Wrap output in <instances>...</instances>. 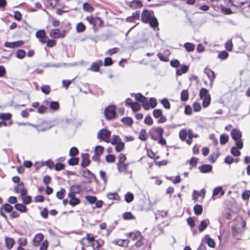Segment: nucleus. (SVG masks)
Returning a JSON list of instances; mask_svg holds the SVG:
<instances>
[{"label": "nucleus", "mask_w": 250, "mask_h": 250, "mask_svg": "<svg viewBox=\"0 0 250 250\" xmlns=\"http://www.w3.org/2000/svg\"><path fill=\"white\" fill-rule=\"evenodd\" d=\"M219 193H221V196H223L225 194V191L223 190L222 188L221 187H218L214 189L213 195L217 196Z\"/></svg>", "instance_id": "obj_31"}, {"label": "nucleus", "mask_w": 250, "mask_h": 250, "mask_svg": "<svg viewBox=\"0 0 250 250\" xmlns=\"http://www.w3.org/2000/svg\"><path fill=\"white\" fill-rule=\"evenodd\" d=\"M83 9L84 11L87 12H92L93 8L88 3H84L83 5Z\"/></svg>", "instance_id": "obj_49"}, {"label": "nucleus", "mask_w": 250, "mask_h": 250, "mask_svg": "<svg viewBox=\"0 0 250 250\" xmlns=\"http://www.w3.org/2000/svg\"><path fill=\"white\" fill-rule=\"evenodd\" d=\"M82 190V187L79 185H73L70 187V191L78 194L81 192Z\"/></svg>", "instance_id": "obj_22"}, {"label": "nucleus", "mask_w": 250, "mask_h": 250, "mask_svg": "<svg viewBox=\"0 0 250 250\" xmlns=\"http://www.w3.org/2000/svg\"><path fill=\"white\" fill-rule=\"evenodd\" d=\"M85 26L82 22H79L76 25V31L78 33L83 32L85 30Z\"/></svg>", "instance_id": "obj_32"}, {"label": "nucleus", "mask_w": 250, "mask_h": 250, "mask_svg": "<svg viewBox=\"0 0 250 250\" xmlns=\"http://www.w3.org/2000/svg\"><path fill=\"white\" fill-rule=\"evenodd\" d=\"M5 244L6 248L8 250H10L12 248L14 243L15 241L13 239L9 237H6L5 240Z\"/></svg>", "instance_id": "obj_16"}, {"label": "nucleus", "mask_w": 250, "mask_h": 250, "mask_svg": "<svg viewBox=\"0 0 250 250\" xmlns=\"http://www.w3.org/2000/svg\"><path fill=\"white\" fill-rule=\"evenodd\" d=\"M82 176L88 179H94L95 180H96L95 175L88 169L83 170L82 171Z\"/></svg>", "instance_id": "obj_11"}, {"label": "nucleus", "mask_w": 250, "mask_h": 250, "mask_svg": "<svg viewBox=\"0 0 250 250\" xmlns=\"http://www.w3.org/2000/svg\"><path fill=\"white\" fill-rule=\"evenodd\" d=\"M233 44L231 40H229L225 43V48L227 50L230 51L232 50Z\"/></svg>", "instance_id": "obj_52"}, {"label": "nucleus", "mask_w": 250, "mask_h": 250, "mask_svg": "<svg viewBox=\"0 0 250 250\" xmlns=\"http://www.w3.org/2000/svg\"><path fill=\"white\" fill-rule=\"evenodd\" d=\"M229 137L227 134H223L220 136V142L221 145H224L228 142Z\"/></svg>", "instance_id": "obj_35"}, {"label": "nucleus", "mask_w": 250, "mask_h": 250, "mask_svg": "<svg viewBox=\"0 0 250 250\" xmlns=\"http://www.w3.org/2000/svg\"><path fill=\"white\" fill-rule=\"evenodd\" d=\"M116 107L113 105H111L105 108L104 114L105 118L107 120H112L115 117Z\"/></svg>", "instance_id": "obj_5"}, {"label": "nucleus", "mask_w": 250, "mask_h": 250, "mask_svg": "<svg viewBox=\"0 0 250 250\" xmlns=\"http://www.w3.org/2000/svg\"><path fill=\"white\" fill-rule=\"evenodd\" d=\"M141 236V233L139 231L135 232H131L128 234V236L131 238L133 240H135Z\"/></svg>", "instance_id": "obj_29"}, {"label": "nucleus", "mask_w": 250, "mask_h": 250, "mask_svg": "<svg viewBox=\"0 0 250 250\" xmlns=\"http://www.w3.org/2000/svg\"><path fill=\"white\" fill-rule=\"evenodd\" d=\"M161 103L163 104L164 107L166 109H169L170 107V104L167 99H163L161 100Z\"/></svg>", "instance_id": "obj_44"}, {"label": "nucleus", "mask_w": 250, "mask_h": 250, "mask_svg": "<svg viewBox=\"0 0 250 250\" xmlns=\"http://www.w3.org/2000/svg\"><path fill=\"white\" fill-rule=\"evenodd\" d=\"M188 136V130L186 129H182L179 131V138L182 141L186 140Z\"/></svg>", "instance_id": "obj_26"}, {"label": "nucleus", "mask_w": 250, "mask_h": 250, "mask_svg": "<svg viewBox=\"0 0 250 250\" xmlns=\"http://www.w3.org/2000/svg\"><path fill=\"white\" fill-rule=\"evenodd\" d=\"M143 4L142 2L139 0H134L130 2L129 6L132 9H136L137 8H140L142 6Z\"/></svg>", "instance_id": "obj_15"}, {"label": "nucleus", "mask_w": 250, "mask_h": 250, "mask_svg": "<svg viewBox=\"0 0 250 250\" xmlns=\"http://www.w3.org/2000/svg\"><path fill=\"white\" fill-rule=\"evenodd\" d=\"M231 136L234 140H239L241 138L242 134L239 130L236 129H233L231 131Z\"/></svg>", "instance_id": "obj_14"}, {"label": "nucleus", "mask_w": 250, "mask_h": 250, "mask_svg": "<svg viewBox=\"0 0 250 250\" xmlns=\"http://www.w3.org/2000/svg\"><path fill=\"white\" fill-rule=\"evenodd\" d=\"M64 165L61 163H58L54 166L55 169L56 171H60L62 170L64 168Z\"/></svg>", "instance_id": "obj_56"}, {"label": "nucleus", "mask_w": 250, "mask_h": 250, "mask_svg": "<svg viewBox=\"0 0 250 250\" xmlns=\"http://www.w3.org/2000/svg\"><path fill=\"white\" fill-rule=\"evenodd\" d=\"M122 121L125 125H131L133 123L132 119L130 117H125L122 119Z\"/></svg>", "instance_id": "obj_48"}, {"label": "nucleus", "mask_w": 250, "mask_h": 250, "mask_svg": "<svg viewBox=\"0 0 250 250\" xmlns=\"http://www.w3.org/2000/svg\"><path fill=\"white\" fill-rule=\"evenodd\" d=\"M113 64V61L111 58L107 57L104 59V66H110Z\"/></svg>", "instance_id": "obj_59"}, {"label": "nucleus", "mask_w": 250, "mask_h": 250, "mask_svg": "<svg viewBox=\"0 0 250 250\" xmlns=\"http://www.w3.org/2000/svg\"><path fill=\"white\" fill-rule=\"evenodd\" d=\"M194 211L195 214L200 215L202 213L203 211V208L201 205H196L194 207Z\"/></svg>", "instance_id": "obj_34"}, {"label": "nucleus", "mask_w": 250, "mask_h": 250, "mask_svg": "<svg viewBox=\"0 0 250 250\" xmlns=\"http://www.w3.org/2000/svg\"><path fill=\"white\" fill-rule=\"evenodd\" d=\"M119 51V48H112V49H108L106 52H105V55H112L114 54H115L117 52H118Z\"/></svg>", "instance_id": "obj_53"}, {"label": "nucleus", "mask_w": 250, "mask_h": 250, "mask_svg": "<svg viewBox=\"0 0 250 250\" xmlns=\"http://www.w3.org/2000/svg\"><path fill=\"white\" fill-rule=\"evenodd\" d=\"M209 224V220L208 219L204 220L201 221L199 226V230L200 232L204 230L206 228L208 227Z\"/></svg>", "instance_id": "obj_20"}, {"label": "nucleus", "mask_w": 250, "mask_h": 250, "mask_svg": "<svg viewBox=\"0 0 250 250\" xmlns=\"http://www.w3.org/2000/svg\"><path fill=\"white\" fill-rule=\"evenodd\" d=\"M79 153L78 149L75 147H72L71 148L69 151V155L71 156H75L77 155Z\"/></svg>", "instance_id": "obj_58"}, {"label": "nucleus", "mask_w": 250, "mask_h": 250, "mask_svg": "<svg viewBox=\"0 0 250 250\" xmlns=\"http://www.w3.org/2000/svg\"><path fill=\"white\" fill-rule=\"evenodd\" d=\"M205 237L208 246L210 248H214L215 247L214 241L208 235H206Z\"/></svg>", "instance_id": "obj_27"}, {"label": "nucleus", "mask_w": 250, "mask_h": 250, "mask_svg": "<svg viewBox=\"0 0 250 250\" xmlns=\"http://www.w3.org/2000/svg\"><path fill=\"white\" fill-rule=\"evenodd\" d=\"M115 159V156L111 154H108L105 157V160L108 163H113L114 162Z\"/></svg>", "instance_id": "obj_63"}, {"label": "nucleus", "mask_w": 250, "mask_h": 250, "mask_svg": "<svg viewBox=\"0 0 250 250\" xmlns=\"http://www.w3.org/2000/svg\"><path fill=\"white\" fill-rule=\"evenodd\" d=\"M153 114L155 118H160V119L158 121V122L159 123H163L166 122L167 118L165 116L163 115L162 110L159 109H154L153 111Z\"/></svg>", "instance_id": "obj_6"}, {"label": "nucleus", "mask_w": 250, "mask_h": 250, "mask_svg": "<svg viewBox=\"0 0 250 250\" xmlns=\"http://www.w3.org/2000/svg\"><path fill=\"white\" fill-rule=\"evenodd\" d=\"M3 208L7 212H12L13 209V207L11 206V205H10L9 204H5L3 206Z\"/></svg>", "instance_id": "obj_60"}, {"label": "nucleus", "mask_w": 250, "mask_h": 250, "mask_svg": "<svg viewBox=\"0 0 250 250\" xmlns=\"http://www.w3.org/2000/svg\"><path fill=\"white\" fill-rule=\"evenodd\" d=\"M164 129L161 127H153L149 130L151 138L153 140H157L158 137L163 136Z\"/></svg>", "instance_id": "obj_3"}, {"label": "nucleus", "mask_w": 250, "mask_h": 250, "mask_svg": "<svg viewBox=\"0 0 250 250\" xmlns=\"http://www.w3.org/2000/svg\"><path fill=\"white\" fill-rule=\"evenodd\" d=\"M25 51L22 49H19L16 52L17 57L20 59H23L25 57Z\"/></svg>", "instance_id": "obj_40"}, {"label": "nucleus", "mask_w": 250, "mask_h": 250, "mask_svg": "<svg viewBox=\"0 0 250 250\" xmlns=\"http://www.w3.org/2000/svg\"><path fill=\"white\" fill-rule=\"evenodd\" d=\"M134 96L135 98V99L137 101H138L140 102H142L143 100H145L146 97L143 96L140 93L135 94H134Z\"/></svg>", "instance_id": "obj_64"}, {"label": "nucleus", "mask_w": 250, "mask_h": 250, "mask_svg": "<svg viewBox=\"0 0 250 250\" xmlns=\"http://www.w3.org/2000/svg\"><path fill=\"white\" fill-rule=\"evenodd\" d=\"M144 122L146 125H151L153 124V121L150 116L147 115L145 117Z\"/></svg>", "instance_id": "obj_51"}, {"label": "nucleus", "mask_w": 250, "mask_h": 250, "mask_svg": "<svg viewBox=\"0 0 250 250\" xmlns=\"http://www.w3.org/2000/svg\"><path fill=\"white\" fill-rule=\"evenodd\" d=\"M200 171L202 173H207L210 171L212 166L209 165H204L199 167Z\"/></svg>", "instance_id": "obj_17"}, {"label": "nucleus", "mask_w": 250, "mask_h": 250, "mask_svg": "<svg viewBox=\"0 0 250 250\" xmlns=\"http://www.w3.org/2000/svg\"><path fill=\"white\" fill-rule=\"evenodd\" d=\"M43 239V235L41 233L37 234L34 239V242L37 244L40 243Z\"/></svg>", "instance_id": "obj_42"}, {"label": "nucleus", "mask_w": 250, "mask_h": 250, "mask_svg": "<svg viewBox=\"0 0 250 250\" xmlns=\"http://www.w3.org/2000/svg\"><path fill=\"white\" fill-rule=\"evenodd\" d=\"M65 193V190L64 188H62L60 191L57 192L56 196L57 198L60 199H62Z\"/></svg>", "instance_id": "obj_54"}, {"label": "nucleus", "mask_w": 250, "mask_h": 250, "mask_svg": "<svg viewBox=\"0 0 250 250\" xmlns=\"http://www.w3.org/2000/svg\"><path fill=\"white\" fill-rule=\"evenodd\" d=\"M103 62L102 60H98L96 62H93L88 68V70L93 72H98L99 71L100 67L102 66Z\"/></svg>", "instance_id": "obj_9"}, {"label": "nucleus", "mask_w": 250, "mask_h": 250, "mask_svg": "<svg viewBox=\"0 0 250 250\" xmlns=\"http://www.w3.org/2000/svg\"><path fill=\"white\" fill-rule=\"evenodd\" d=\"M232 4L235 7H240L246 3V1H241V0H232Z\"/></svg>", "instance_id": "obj_37"}, {"label": "nucleus", "mask_w": 250, "mask_h": 250, "mask_svg": "<svg viewBox=\"0 0 250 250\" xmlns=\"http://www.w3.org/2000/svg\"><path fill=\"white\" fill-rule=\"evenodd\" d=\"M184 47L188 52H191L194 50L195 45L190 42H186L184 44Z\"/></svg>", "instance_id": "obj_28"}, {"label": "nucleus", "mask_w": 250, "mask_h": 250, "mask_svg": "<svg viewBox=\"0 0 250 250\" xmlns=\"http://www.w3.org/2000/svg\"><path fill=\"white\" fill-rule=\"evenodd\" d=\"M106 197L110 200H120V197L117 192H110L107 194Z\"/></svg>", "instance_id": "obj_21"}, {"label": "nucleus", "mask_w": 250, "mask_h": 250, "mask_svg": "<svg viewBox=\"0 0 250 250\" xmlns=\"http://www.w3.org/2000/svg\"><path fill=\"white\" fill-rule=\"evenodd\" d=\"M97 245L95 247L93 245V249L94 250H99L102 246L104 244V241L102 239H98L95 241Z\"/></svg>", "instance_id": "obj_24"}, {"label": "nucleus", "mask_w": 250, "mask_h": 250, "mask_svg": "<svg viewBox=\"0 0 250 250\" xmlns=\"http://www.w3.org/2000/svg\"><path fill=\"white\" fill-rule=\"evenodd\" d=\"M11 115L9 113H2L0 115V118L2 120H7L11 118Z\"/></svg>", "instance_id": "obj_62"}, {"label": "nucleus", "mask_w": 250, "mask_h": 250, "mask_svg": "<svg viewBox=\"0 0 250 250\" xmlns=\"http://www.w3.org/2000/svg\"><path fill=\"white\" fill-rule=\"evenodd\" d=\"M80 203V200L77 198H75L72 199H70L69 203L72 206H75Z\"/></svg>", "instance_id": "obj_50"}, {"label": "nucleus", "mask_w": 250, "mask_h": 250, "mask_svg": "<svg viewBox=\"0 0 250 250\" xmlns=\"http://www.w3.org/2000/svg\"><path fill=\"white\" fill-rule=\"evenodd\" d=\"M119 142H121V139L117 135H114L112 137L111 141H110L112 145H116Z\"/></svg>", "instance_id": "obj_57"}, {"label": "nucleus", "mask_w": 250, "mask_h": 250, "mask_svg": "<svg viewBox=\"0 0 250 250\" xmlns=\"http://www.w3.org/2000/svg\"><path fill=\"white\" fill-rule=\"evenodd\" d=\"M19 247L24 246L27 244V239L25 238H20L18 240Z\"/></svg>", "instance_id": "obj_47"}, {"label": "nucleus", "mask_w": 250, "mask_h": 250, "mask_svg": "<svg viewBox=\"0 0 250 250\" xmlns=\"http://www.w3.org/2000/svg\"><path fill=\"white\" fill-rule=\"evenodd\" d=\"M139 139L145 141L147 139L146 131L144 129H142L139 133Z\"/></svg>", "instance_id": "obj_36"}, {"label": "nucleus", "mask_w": 250, "mask_h": 250, "mask_svg": "<svg viewBox=\"0 0 250 250\" xmlns=\"http://www.w3.org/2000/svg\"><path fill=\"white\" fill-rule=\"evenodd\" d=\"M188 70V66L187 65L182 64L179 68L176 69V74L177 76H181L186 73Z\"/></svg>", "instance_id": "obj_12"}, {"label": "nucleus", "mask_w": 250, "mask_h": 250, "mask_svg": "<svg viewBox=\"0 0 250 250\" xmlns=\"http://www.w3.org/2000/svg\"><path fill=\"white\" fill-rule=\"evenodd\" d=\"M231 153L234 156H238L240 155V152L238 150V148L233 146L231 149Z\"/></svg>", "instance_id": "obj_61"}, {"label": "nucleus", "mask_w": 250, "mask_h": 250, "mask_svg": "<svg viewBox=\"0 0 250 250\" xmlns=\"http://www.w3.org/2000/svg\"><path fill=\"white\" fill-rule=\"evenodd\" d=\"M119 172L122 173L124 171H127V168L128 166L127 164L123 163H118L117 164Z\"/></svg>", "instance_id": "obj_23"}, {"label": "nucleus", "mask_w": 250, "mask_h": 250, "mask_svg": "<svg viewBox=\"0 0 250 250\" xmlns=\"http://www.w3.org/2000/svg\"><path fill=\"white\" fill-rule=\"evenodd\" d=\"M23 43L24 42L21 40L14 42H6L4 43V46L7 48H14L21 46Z\"/></svg>", "instance_id": "obj_8"}, {"label": "nucleus", "mask_w": 250, "mask_h": 250, "mask_svg": "<svg viewBox=\"0 0 250 250\" xmlns=\"http://www.w3.org/2000/svg\"><path fill=\"white\" fill-rule=\"evenodd\" d=\"M229 56V53L226 51H222L218 54V58L221 60H225Z\"/></svg>", "instance_id": "obj_41"}, {"label": "nucleus", "mask_w": 250, "mask_h": 250, "mask_svg": "<svg viewBox=\"0 0 250 250\" xmlns=\"http://www.w3.org/2000/svg\"><path fill=\"white\" fill-rule=\"evenodd\" d=\"M41 91L45 94H48L50 91V86L48 85H44L41 87Z\"/></svg>", "instance_id": "obj_55"}, {"label": "nucleus", "mask_w": 250, "mask_h": 250, "mask_svg": "<svg viewBox=\"0 0 250 250\" xmlns=\"http://www.w3.org/2000/svg\"><path fill=\"white\" fill-rule=\"evenodd\" d=\"M204 72L207 75L208 79L210 80V86H212L213 84L214 79L215 78V73L211 69L207 68H205Z\"/></svg>", "instance_id": "obj_10"}, {"label": "nucleus", "mask_w": 250, "mask_h": 250, "mask_svg": "<svg viewBox=\"0 0 250 250\" xmlns=\"http://www.w3.org/2000/svg\"><path fill=\"white\" fill-rule=\"evenodd\" d=\"M188 90H183L181 93V100L183 102L187 101L188 99Z\"/></svg>", "instance_id": "obj_25"}, {"label": "nucleus", "mask_w": 250, "mask_h": 250, "mask_svg": "<svg viewBox=\"0 0 250 250\" xmlns=\"http://www.w3.org/2000/svg\"><path fill=\"white\" fill-rule=\"evenodd\" d=\"M246 225V223L242 219L237 220L235 224L232 227V232L234 237H237V235L242 233Z\"/></svg>", "instance_id": "obj_2"}, {"label": "nucleus", "mask_w": 250, "mask_h": 250, "mask_svg": "<svg viewBox=\"0 0 250 250\" xmlns=\"http://www.w3.org/2000/svg\"><path fill=\"white\" fill-rule=\"evenodd\" d=\"M15 208L21 212H25L26 211V207L25 205L21 204H17L15 205Z\"/></svg>", "instance_id": "obj_30"}, {"label": "nucleus", "mask_w": 250, "mask_h": 250, "mask_svg": "<svg viewBox=\"0 0 250 250\" xmlns=\"http://www.w3.org/2000/svg\"><path fill=\"white\" fill-rule=\"evenodd\" d=\"M202 100H203V106L205 108H206L210 104L211 100L210 96H208L207 98L205 97V98L202 99Z\"/></svg>", "instance_id": "obj_39"}, {"label": "nucleus", "mask_w": 250, "mask_h": 250, "mask_svg": "<svg viewBox=\"0 0 250 250\" xmlns=\"http://www.w3.org/2000/svg\"><path fill=\"white\" fill-rule=\"evenodd\" d=\"M208 96H210L208 93V90L206 88H202L199 93L200 98L202 100L205 98V97L207 98Z\"/></svg>", "instance_id": "obj_19"}, {"label": "nucleus", "mask_w": 250, "mask_h": 250, "mask_svg": "<svg viewBox=\"0 0 250 250\" xmlns=\"http://www.w3.org/2000/svg\"><path fill=\"white\" fill-rule=\"evenodd\" d=\"M110 135L111 132L109 130L106 129H102L99 131L97 138L106 143H109Z\"/></svg>", "instance_id": "obj_4"}, {"label": "nucleus", "mask_w": 250, "mask_h": 250, "mask_svg": "<svg viewBox=\"0 0 250 250\" xmlns=\"http://www.w3.org/2000/svg\"><path fill=\"white\" fill-rule=\"evenodd\" d=\"M134 199V195L131 192H127L125 195V200L127 203H130Z\"/></svg>", "instance_id": "obj_33"}, {"label": "nucleus", "mask_w": 250, "mask_h": 250, "mask_svg": "<svg viewBox=\"0 0 250 250\" xmlns=\"http://www.w3.org/2000/svg\"><path fill=\"white\" fill-rule=\"evenodd\" d=\"M60 35V30L59 29H52L49 32V36L51 38H59Z\"/></svg>", "instance_id": "obj_18"}, {"label": "nucleus", "mask_w": 250, "mask_h": 250, "mask_svg": "<svg viewBox=\"0 0 250 250\" xmlns=\"http://www.w3.org/2000/svg\"><path fill=\"white\" fill-rule=\"evenodd\" d=\"M124 243L125 240L124 239H115L112 242L113 244L123 247H125Z\"/></svg>", "instance_id": "obj_43"}, {"label": "nucleus", "mask_w": 250, "mask_h": 250, "mask_svg": "<svg viewBox=\"0 0 250 250\" xmlns=\"http://www.w3.org/2000/svg\"><path fill=\"white\" fill-rule=\"evenodd\" d=\"M36 37L37 38L39 39L40 41L42 43H46L47 42V37H46L45 31L43 29L40 30L36 32Z\"/></svg>", "instance_id": "obj_7"}, {"label": "nucleus", "mask_w": 250, "mask_h": 250, "mask_svg": "<svg viewBox=\"0 0 250 250\" xmlns=\"http://www.w3.org/2000/svg\"><path fill=\"white\" fill-rule=\"evenodd\" d=\"M82 161L81 165L82 167H85L88 166L90 164V160L89 159V155L87 153L83 154L82 155Z\"/></svg>", "instance_id": "obj_13"}, {"label": "nucleus", "mask_w": 250, "mask_h": 250, "mask_svg": "<svg viewBox=\"0 0 250 250\" xmlns=\"http://www.w3.org/2000/svg\"><path fill=\"white\" fill-rule=\"evenodd\" d=\"M104 148L101 146H97L94 149V153L98 155H100L104 152Z\"/></svg>", "instance_id": "obj_38"}, {"label": "nucleus", "mask_w": 250, "mask_h": 250, "mask_svg": "<svg viewBox=\"0 0 250 250\" xmlns=\"http://www.w3.org/2000/svg\"><path fill=\"white\" fill-rule=\"evenodd\" d=\"M142 21L145 22L149 23L150 26L153 28L158 26V22L157 19L154 17L152 11L144 10L141 15Z\"/></svg>", "instance_id": "obj_1"}, {"label": "nucleus", "mask_w": 250, "mask_h": 250, "mask_svg": "<svg viewBox=\"0 0 250 250\" xmlns=\"http://www.w3.org/2000/svg\"><path fill=\"white\" fill-rule=\"evenodd\" d=\"M79 161L78 158H72L68 160V163L70 166H74L78 164Z\"/></svg>", "instance_id": "obj_45"}, {"label": "nucleus", "mask_w": 250, "mask_h": 250, "mask_svg": "<svg viewBox=\"0 0 250 250\" xmlns=\"http://www.w3.org/2000/svg\"><path fill=\"white\" fill-rule=\"evenodd\" d=\"M116 145L115 150L117 152L121 151L124 148V143L121 141Z\"/></svg>", "instance_id": "obj_46"}]
</instances>
